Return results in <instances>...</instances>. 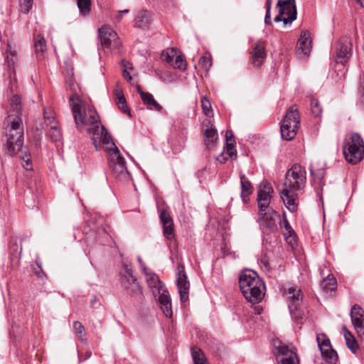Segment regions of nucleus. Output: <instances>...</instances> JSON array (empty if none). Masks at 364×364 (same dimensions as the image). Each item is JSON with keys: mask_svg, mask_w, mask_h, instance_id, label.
<instances>
[{"mask_svg": "<svg viewBox=\"0 0 364 364\" xmlns=\"http://www.w3.org/2000/svg\"><path fill=\"white\" fill-rule=\"evenodd\" d=\"M241 193L240 196L244 203L247 202V198L252 193L253 186L249 179L245 174H240Z\"/></svg>", "mask_w": 364, "mask_h": 364, "instance_id": "nucleus-23", "label": "nucleus"}, {"mask_svg": "<svg viewBox=\"0 0 364 364\" xmlns=\"http://www.w3.org/2000/svg\"><path fill=\"white\" fill-rule=\"evenodd\" d=\"M73 327L77 336L82 341H86L85 328L83 325L79 321H75Z\"/></svg>", "mask_w": 364, "mask_h": 364, "instance_id": "nucleus-41", "label": "nucleus"}, {"mask_svg": "<svg viewBox=\"0 0 364 364\" xmlns=\"http://www.w3.org/2000/svg\"><path fill=\"white\" fill-rule=\"evenodd\" d=\"M271 9V0H267L266 2V10L270 11Z\"/></svg>", "mask_w": 364, "mask_h": 364, "instance_id": "nucleus-50", "label": "nucleus"}, {"mask_svg": "<svg viewBox=\"0 0 364 364\" xmlns=\"http://www.w3.org/2000/svg\"><path fill=\"white\" fill-rule=\"evenodd\" d=\"M273 193V188L267 181L260 183L258 188L257 202L259 211H265L269 210V205Z\"/></svg>", "mask_w": 364, "mask_h": 364, "instance_id": "nucleus-15", "label": "nucleus"}, {"mask_svg": "<svg viewBox=\"0 0 364 364\" xmlns=\"http://www.w3.org/2000/svg\"><path fill=\"white\" fill-rule=\"evenodd\" d=\"M176 284L178 291L180 295L181 302H186L188 300V290L190 287L189 282L187 280V276L185 272V267L182 264L177 267Z\"/></svg>", "mask_w": 364, "mask_h": 364, "instance_id": "nucleus-16", "label": "nucleus"}, {"mask_svg": "<svg viewBox=\"0 0 364 364\" xmlns=\"http://www.w3.org/2000/svg\"><path fill=\"white\" fill-rule=\"evenodd\" d=\"M239 284L242 294L249 302L255 304L262 300L264 284L256 272L250 269L242 272Z\"/></svg>", "mask_w": 364, "mask_h": 364, "instance_id": "nucleus-4", "label": "nucleus"}, {"mask_svg": "<svg viewBox=\"0 0 364 364\" xmlns=\"http://www.w3.org/2000/svg\"><path fill=\"white\" fill-rule=\"evenodd\" d=\"M264 23L267 25H269L272 23L271 20H270V11L266 10V14H265V17H264Z\"/></svg>", "mask_w": 364, "mask_h": 364, "instance_id": "nucleus-48", "label": "nucleus"}, {"mask_svg": "<svg viewBox=\"0 0 364 364\" xmlns=\"http://www.w3.org/2000/svg\"><path fill=\"white\" fill-rule=\"evenodd\" d=\"M137 92L139 93L140 96L141 97V93H146L145 92H144L141 87L139 85L137 86Z\"/></svg>", "mask_w": 364, "mask_h": 364, "instance_id": "nucleus-51", "label": "nucleus"}, {"mask_svg": "<svg viewBox=\"0 0 364 364\" xmlns=\"http://www.w3.org/2000/svg\"><path fill=\"white\" fill-rule=\"evenodd\" d=\"M20 158L23 160L22 165H23V168L27 171L32 170V164L31 163V159L29 157H28L27 156H20Z\"/></svg>", "mask_w": 364, "mask_h": 364, "instance_id": "nucleus-46", "label": "nucleus"}, {"mask_svg": "<svg viewBox=\"0 0 364 364\" xmlns=\"http://www.w3.org/2000/svg\"><path fill=\"white\" fill-rule=\"evenodd\" d=\"M98 31L102 46L105 49L118 50L119 48L120 41L117 33L111 27L103 26Z\"/></svg>", "mask_w": 364, "mask_h": 364, "instance_id": "nucleus-13", "label": "nucleus"}, {"mask_svg": "<svg viewBox=\"0 0 364 364\" xmlns=\"http://www.w3.org/2000/svg\"><path fill=\"white\" fill-rule=\"evenodd\" d=\"M306 181L305 168L299 164H294L287 171L284 182L279 186L281 198L286 208L291 213L297 210L298 193L304 188Z\"/></svg>", "mask_w": 364, "mask_h": 364, "instance_id": "nucleus-3", "label": "nucleus"}, {"mask_svg": "<svg viewBox=\"0 0 364 364\" xmlns=\"http://www.w3.org/2000/svg\"><path fill=\"white\" fill-rule=\"evenodd\" d=\"M284 295L288 303V308L291 317L295 320L301 318L298 308L303 299L301 289L297 286H288L284 288Z\"/></svg>", "mask_w": 364, "mask_h": 364, "instance_id": "nucleus-8", "label": "nucleus"}, {"mask_svg": "<svg viewBox=\"0 0 364 364\" xmlns=\"http://www.w3.org/2000/svg\"><path fill=\"white\" fill-rule=\"evenodd\" d=\"M226 151L231 158H236L237 151L235 149V141L231 132L228 131L225 134Z\"/></svg>", "mask_w": 364, "mask_h": 364, "instance_id": "nucleus-28", "label": "nucleus"}, {"mask_svg": "<svg viewBox=\"0 0 364 364\" xmlns=\"http://www.w3.org/2000/svg\"><path fill=\"white\" fill-rule=\"evenodd\" d=\"M141 100L147 109L150 110H156L157 112L162 111V106L155 100L154 96L151 93H141Z\"/></svg>", "mask_w": 364, "mask_h": 364, "instance_id": "nucleus-25", "label": "nucleus"}, {"mask_svg": "<svg viewBox=\"0 0 364 364\" xmlns=\"http://www.w3.org/2000/svg\"><path fill=\"white\" fill-rule=\"evenodd\" d=\"M311 174L314 178V181L316 184L318 185L317 188H322L323 187V180L325 178L326 172L324 169H317L314 170L311 168Z\"/></svg>", "mask_w": 364, "mask_h": 364, "instance_id": "nucleus-33", "label": "nucleus"}, {"mask_svg": "<svg viewBox=\"0 0 364 364\" xmlns=\"http://www.w3.org/2000/svg\"><path fill=\"white\" fill-rule=\"evenodd\" d=\"M141 271L145 276L149 288L154 297L159 296L160 308L166 317L171 318L173 314L171 297L164 284L159 279L158 275L151 272L145 265H141Z\"/></svg>", "mask_w": 364, "mask_h": 364, "instance_id": "nucleus-5", "label": "nucleus"}, {"mask_svg": "<svg viewBox=\"0 0 364 364\" xmlns=\"http://www.w3.org/2000/svg\"><path fill=\"white\" fill-rule=\"evenodd\" d=\"M159 211L160 220L163 224L164 235L167 240H173L175 237L173 220L166 208L159 206Z\"/></svg>", "mask_w": 364, "mask_h": 364, "instance_id": "nucleus-18", "label": "nucleus"}, {"mask_svg": "<svg viewBox=\"0 0 364 364\" xmlns=\"http://www.w3.org/2000/svg\"><path fill=\"white\" fill-rule=\"evenodd\" d=\"M171 65L174 68L180 70H185L187 68V63L184 57L178 53L175 57V60L172 62Z\"/></svg>", "mask_w": 364, "mask_h": 364, "instance_id": "nucleus-36", "label": "nucleus"}, {"mask_svg": "<svg viewBox=\"0 0 364 364\" xmlns=\"http://www.w3.org/2000/svg\"><path fill=\"white\" fill-rule=\"evenodd\" d=\"M316 340L323 360L329 364H335L338 360V355L332 348L329 339L325 334H320L317 335Z\"/></svg>", "mask_w": 364, "mask_h": 364, "instance_id": "nucleus-14", "label": "nucleus"}, {"mask_svg": "<svg viewBox=\"0 0 364 364\" xmlns=\"http://www.w3.org/2000/svg\"><path fill=\"white\" fill-rule=\"evenodd\" d=\"M39 268H40V269H41L40 266H39ZM41 273L43 274V272H42V269H41V270H40V272H36V274L39 277H41Z\"/></svg>", "mask_w": 364, "mask_h": 364, "instance_id": "nucleus-57", "label": "nucleus"}, {"mask_svg": "<svg viewBox=\"0 0 364 364\" xmlns=\"http://www.w3.org/2000/svg\"><path fill=\"white\" fill-rule=\"evenodd\" d=\"M357 1L364 8V0H357Z\"/></svg>", "mask_w": 364, "mask_h": 364, "instance_id": "nucleus-53", "label": "nucleus"}, {"mask_svg": "<svg viewBox=\"0 0 364 364\" xmlns=\"http://www.w3.org/2000/svg\"><path fill=\"white\" fill-rule=\"evenodd\" d=\"M311 109L312 114L316 117H320L321 116L323 109L322 107L316 99H312L311 101Z\"/></svg>", "mask_w": 364, "mask_h": 364, "instance_id": "nucleus-39", "label": "nucleus"}, {"mask_svg": "<svg viewBox=\"0 0 364 364\" xmlns=\"http://www.w3.org/2000/svg\"><path fill=\"white\" fill-rule=\"evenodd\" d=\"M122 65L123 67V77L127 82L131 83L133 80L132 76L131 75V72L133 70V68L130 65V64L128 62L124 60L122 61Z\"/></svg>", "mask_w": 364, "mask_h": 364, "instance_id": "nucleus-37", "label": "nucleus"}, {"mask_svg": "<svg viewBox=\"0 0 364 364\" xmlns=\"http://www.w3.org/2000/svg\"><path fill=\"white\" fill-rule=\"evenodd\" d=\"M117 106L119 109L123 112L128 114L131 116L130 110L126 104L125 98H121L120 100L117 101Z\"/></svg>", "mask_w": 364, "mask_h": 364, "instance_id": "nucleus-44", "label": "nucleus"}, {"mask_svg": "<svg viewBox=\"0 0 364 364\" xmlns=\"http://www.w3.org/2000/svg\"><path fill=\"white\" fill-rule=\"evenodd\" d=\"M201 106L205 116L208 117L213 116V109L208 98L206 97H203L201 98Z\"/></svg>", "mask_w": 364, "mask_h": 364, "instance_id": "nucleus-38", "label": "nucleus"}, {"mask_svg": "<svg viewBox=\"0 0 364 364\" xmlns=\"http://www.w3.org/2000/svg\"><path fill=\"white\" fill-rule=\"evenodd\" d=\"M129 295L134 297L137 301H141L143 299V293L140 285L138 282H132L129 286L125 288Z\"/></svg>", "mask_w": 364, "mask_h": 364, "instance_id": "nucleus-29", "label": "nucleus"}, {"mask_svg": "<svg viewBox=\"0 0 364 364\" xmlns=\"http://www.w3.org/2000/svg\"><path fill=\"white\" fill-rule=\"evenodd\" d=\"M217 160L220 163L223 164L227 161V157L222 153L220 156H218Z\"/></svg>", "mask_w": 364, "mask_h": 364, "instance_id": "nucleus-49", "label": "nucleus"}, {"mask_svg": "<svg viewBox=\"0 0 364 364\" xmlns=\"http://www.w3.org/2000/svg\"><path fill=\"white\" fill-rule=\"evenodd\" d=\"M33 0H19V6L21 12L28 14L31 9Z\"/></svg>", "mask_w": 364, "mask_h": 364, "instance_id": "nucleus-43", "label": "nucleus"}, {"mask_svg": "<svg viewBox=\"0 0 364 364\" xmlns=\"http://www.w3.org/2000/svg\"><path fill=\"white\" fill-rule=\"evenodd\" d=\"M204 126V141L206 146L209 149L215 146L218 139V132L216 129L209 122L205 124Z\"/></svg>", "mask_w": 364, "mask_h": 364, "instance_id": "nucleus-22", "label": "nucleus"}, {"mask_svg": "<svg viewBox=\"0 0 364 364\" xmlns=\"http://www.w3.org/2000/svg\"><path fill=\"white\" fill-rule=\"evenodd\" d=\"M44 119H48L50 124V130L47 134L50 137L53 141L57 142L61 139V132L58 129V122L51 109H44Z\"/></svg>", "mask_w": 364, "mask_h": 364, "instance_id": "nucleus-19", "label": "nucleus"}, {"mask_svg": "<svg viewBox=\"0 0 364 364\" xmlns=\"http://www.w3.org/2000/svg\"><path fill=\"white\" fill-rule=\"evenodd\" d=\"M137 260H138V262H139V264H140V267L141 268V265H142V264H144H144L143 263V262H142V260H141V257H139L137 258Z\"/></svg>", "mask_w": 364, "mask_h": 364, "instance_id": "nucleus-52", "label": "nucleus"}, {"mask_svg": "<svg viewBox=\"0 0 364 364\" xmlns=\"http://www.w3.org/2000/svg\"><path fill=\"white\" fill-rule=\"evenodd\" d=\"M300 125V117L296 106L291 107L281 122L280 132L282 139L290 141L294 138Z\"/></svg>", "mask_w": 364, "mask_h": 364, "instance_id": "nucleus-7", "label": "nucleus"}, {"mask_svg": "<svg viewBox=\"0 0 364 364\" xmlns=\"http://www.w3.org/2000/svg\"><path fill=\"white\" fill-rule=\"evenodd\" d=\"M199 63L202 68L205 70H208L211 66L210 58L207 55L202 56L199 60Z\"/></svg>", "mask_w": 364, "mask_h": 364, "instance_id": "nucleus-45", "label": "nucleus"}, {"mask_svg": "<svg viewBox=\"0 0 364 364\" xmlns=\"http://www.w3.org/2000/svg\"><path fill=\"white\" fill-rule=\"evenodd\" d=\"M34 126L37 131H47L48 127H50L49 120H45L43 117L42 119H36Z\"/></svg>", "mask_w": 364, "mask_h": 364, "instance_id": "nucleus-42", "label": "nucleus"}, {"mask_svg": "<svg viewBox=\"0 0 364 364\" xmlns=\"http://www.w3.org/2000/svg\"><path fill=\"white\" fill-rule=\"evenodd\" d=\"M178 50L176 48H168L162 52L161 57L166 63H172L173 58L176 56Z\"/></svg>", "mask_w": 364, "mask_h": 364, "instance_id": "nucleus-35", "label": "nucleus"}, {"mask_svg": "<svg viewBox=\"0 0 364 364\" xmlns=\"http://www.w3.org/2000/svg\"><path fill=\"white\" fill-rule=\"evenodd\" d=\"M8 47L10 50L5 53V63L8 68L9 75V77L6 80L9 86L7 90L9 107H7L8 116L4 120L6 137L5 149L14 155L23 149V127L20 117L21 112V99L18 95V86L15 79L14 64L16 56L11 50V46L9 44Z\"/></svg>", "mask_w": 364, "mask_h": 364, "instance_id": "nucleus-2", "label": "nucleus"}, {"mask_svg": "<svg viewBox=\"0 0 364 364\" xmlns=\"http://www.w3.org/2000/svg\"><path fill=\"white\" fill-rule=\"evenodd\" d=\"M119 13H120L121 14H127V13H129V10L128 9L122 10V11H119Z\"/></svg>", "mask_w": 364, "mask_h": 364, "instance_id": "nucleus-55", "label": "nucleus"}, {"mask_svg": "<svg viewBox=\"0 0 364 364\" xmlns=\"http://www.w3.org/2000/svg\"><path fill=\"white\" fill-rule=\"evenodd\" d=\"M343 328L345 331L344 337H345V340L346 341V345H347L348 348L353 353H355L356 350L358 348V346L357 344L355 339L354 338L353 335L350 333V332L349 331H348V329L346 328V326H343Z\"/></svg>", "mask_w": 364, "mask_h": 364, "instance_id": "nucleus-31", "label": "nucleus"}, {"mask_svg": "<svg viewBox=\"0 0 364 364\" xmlns=\"http://www.w3.org/2000/svg\"><path fill=\"white\" fill-rule=\"evenodd\" d=\"M136 277L133 275V270L129 264L124 265V272L121 274V282L122 286L126 288L132 284L136 282Z\"/></svg>", "mask_w": 364, "mask_h": 364, "instance_id": "nucleus-24", "label": "nucleus"}, {"mask_svg": "<svg viewBox=\"0 0 364 364\" xmlns=\"http://www.w3.org/2000/svg\"><path fill=\"white\" fill-rule=\"evenodd\" d=\"M343 154L346 161L357 164L364 157V141L358 133H352L345 141Z\"/></svg>", "mask_w": 364, "mask_h": 364, "instance_id": "nucleus-6", "label": "nucleus"}, {"mask_svg": "<svg viewBox=\"0 0 364 364\" xmlns=\"http://www.w3.org/2000/svg\"><path fill=\"white\" fill-rule=\"evenodd\" d=\"M336 62L345 65L352 55V43L350 39L344 36L341 38L335 46Z\"/></svg>", "mask_w": 364, "mask_h": 364, "instance_id": "nucleus-12", "label": "nucleus"}, {"mask_svg": "<svg viewBox=\"0 0 364 364\" xmlns=\"http://www.w3.org/2000/svg\"><path fill=\"white\" fill-rule=\"evenodd\" d=\"M353 325L361 339H364V310L358 305H354L350 310Z\"/></svg>", "mask_w": 364, "mask_h": 364, "instance_id": "nucleus-17", "label": "nucleus"}, {"mask_svg": "<svg viewBox=\"0 0 364 364\" xmlns=\"http://www.w3.org/2000/svg\"><path fill=\"white\" fill-rule=\"evenodd\" d=\"M34 49L37 56H44L47 51V46L43 36L39 34L34 37Z\"/></svg>", "mask_w": 364, "mask_h": 364, "instance_id": "nucleus-26", "label": "nucleus"}, {"mask_svg": "<svg viewBox=\"0 0 364 364\" xmlns=\"http://www.w3.org/2000/svg\"><path fill=\"white\" fill-rule=\"evenodd\" d=\"M284 225V228L286 230V232L284 234L286 240H287L290 239V241H289L290 243L291 242V240L295 241V237H296L295 232L291 228L285 214L283 215L282 222L281 221L280 225Z\"/></svg>", "mask_w": 364, "mask_h": 364, "instance_id": "nucleus-32", "label": "nucleus"}, {"mask_svg": "<svg viewBox=\"0 0 364 364\" xmlns=\"http://www.w3.org/2000/svg\"><path fill=\"white\" fill-rule=\"evenodd\" d=\"M336 283V279L332 275H328L326 279L321 282L320 287L328 293L329 291H332L335 289Z\"/></svg>", "mask_w": 364, "mask_h": 364, "instance_id": "nucleus-34", "label": "nucleus"}, {"mask_svg": "<svg viewBox=\"0 0 364 364\" xmlns=\"http://www.w3.org/2000/svg\"><path fill=\"white\" fill-rule=\"evenodd\" d=\"M251 56L252 63L254 67L259 68L263 64L267 57V52L265 46L262 41H259L255 43L251 53Z\"/></svg>", "mask_w": 364, "mask_h": 364, "instance_id": "nucleus-20", "label": "nucleus"}, {"mask_svg": "<svg viewBox=\"0 0 364 364\" xmlns=\"http://www.w3.org/2000/svg\"><path fill=\"white\" fill-rule=\"evenodd\" d=\"M277 362L279 364H299L294 349L289 348L279 339L273 341Z\"/></svg>", "mask_w": 364, "mask_h": 364, "instance_id": "nucleus-11", "label": "nucleus"}, {"mask_svg": "<svg viewBox=\"0 0 364 364\" xmlns=\"http://www.w3.org/2000/svg\"><path fill=\"white\" fill-rule=\"evenodd\" d=\"M259 219L258 220L259 228L264 233L275 232L278 228V223L281 224V218L279 214L273 210L259 211Z\"/></svg>", "mask_w": 364, "mask_h": 364, "instance_id": "nucleus-10", "label": "nucleus"}, {"mask_svg": "<svg viewBox=\"0 0 364 364\" xmlns=\"http://www.w3.org/2000/svg\"><path fill=\"white\" fill-rule=\"evenodd\" d=\"M191 356L194 364H209L203 352L198 348L191 349Z\"/></svg>", "mask_w": 364, "mask_h": 364, "instance_id": "nucleus-30", "label": "nucleus"}, {"mask_svg": "<svg viewBox=\"0 0 364 364\" xmlns=\"http://www.w3.org/2000/svg\"><path fill=\"white\" fill-rule=\"evenodd\" d=\"M151 21V14L147 11H141L138 12L135 18V26L144 28L147 26Z\"/></svg>", "mask_w": 364, "mask_h": 364, "instance_id": "nucleus-27", "label": "nucleus"}, {"mask_svg": "<svg viewBox=\"0 0 364 364\" xmlns=\"http://www.w3.org/2000/svg\"><path fill=\"white\" fill-rule=\"evenodd\" d=\"M114 95L116 96L117 101L120 100L121 98H124L123 92L119 87H117L114 90Z\"/></svg>", "mask_w": 364, "mask_h": 364, "instance_id": "nucleus-47", "label": "nucleus"}, {"mask_svg": "<svg viewBox=\"0 0 364 364\" xmlns=\"http://www.w3.org/2000/svg\"><path fill=\"white\" fill-rule=\"evenodd\" d=\"M311 49V41L309 33L307 31H304L301 33L300 38L297 43V53L298 55H303L308 56Z\"/></svg>", "mask_w": 364, "mask_h": 364, "instance_id": "nucleus-21", "label": "nucleus"}, {"mask_svg": "<svg viewBox=\"0 0 364 364\" xmlns=\"http://www.w3.org/2000/svg\"><path fill=\"white\" fill-rule=\"evenodd\" d=\"M69 102L77 129L82 130L86 127L87 132L92 135V143L97 150V140L99 139L102 144L105 151L108 154L109 165L113 176L119 180L127 178L129 172L124 159L120 154L107 130L101 125L96 109L89 105H86L77 94L70 97Z\"/></svg>", "mask_w": 364, "mask_h": 364, "instance_id": "nucleus-1", "label": "nucleus"}, {"mask_svg": "<svg viewBox=\"0 0 364 364\" xmlns=\"http://www.w3.org/2000/svg\"><path fill=\"white\" fill-rule=\"evenodd\" d=\"M90 0H77L80 12L83 15H86L90 11Z\"/></svg>", "mask_w": 364, "mask_h": 364, "instance_id": "nucleus-40", "label": "nucleus"}, {"mask_svg": "<svg viewBox=\"0 0 364 364\" xmlns=\"http://www.w3.org/2000/svg\"><path fill=\"white\" fill-rule=\"evenodd\" d=\"M277 5L279 8V14L274 18L276 22L282 21L284 24H288L296 20L295 0H279Z\"/></svg>", "mask_w": 364, "mask_h": 364, "instance_id": "nucleus-9", "label": "nucleus"}, {"mask_svg": "<svg viewBox=\"0 0 364 364\" xmlns=\"http://www.w3.org/2000/svg\"><path fill=\"white\" fill-rule=\"evenodd\" d=\"M97 303V299L95 298L92 301H91V306H94L95 304Z\"/></svg>", "mask_w": 364, "mask_h": 364, "instance_id": "nucleus-56", "label": "nucleus"}, {"mask_svg": "<svg viewBox=\"0 0 364 364\" xmlns=\"http://www.w3.org/2000/svg\"><path fill=\"white\" fill-rule=\"evenodd\" d=\"M121 18H122V16H121V14L119 13L117 16H116V20L117 21H121Z\"/></svg>", "mask_w": 364, "mask_h": 364, "instance_id": "nucleus-54", "label": "nucleus"}]
</instances>
